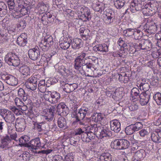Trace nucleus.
Listing matches in <instances>:
<instances>
[{
  "label": "nucleus",
  "instance_id": "16",
  "mask_svg": "<svg viewBox=\"0 0 161 161\" xmlns=\"http://www.w3.org/2000/svg\"><path fill=\"white\" fill-rule=\"evenodd\" d=\"M110 128L111 130L116 133L119 132L121 130L120 122L116 119L110 121Z\"/></svg>",
  "mask_w": 161,
  "mask_h": 161
},
{
  "label": "nucleus",
  "instance_id": "9",
  "mask_svg": "<svg viewBox=\"0 0 161 161\" xmlns=\"http://www.w3.org/2000/svg\"><path fill=\"white\" fill-rule=\"evenodd\" d=\"M38 80L35 77H31L27 79L25 83L26 87L32 91L35 90L37 87Z\"/></svg>",
  "mask_w": 161,
  "mask_h": 161
},
{
  "label": "nucleus",
  "instance_id": "30",
  "mask_svg": "<svg viewBox=\"0 0 161 161\" xmlns=\"http://www.w3.org/2000/svg\"><path fill=\"white\" fill-rule=\"evenodd\" d=\"M114 19V15L111 13H108L104 18V21L106 24L109 25L113 22Z\"/></svg>",
  "mask_w": 161,
  "mask_h": 161
},
{
  "label": "nucleus",
  "instance_id": "53",
  "mask_svg": "<svg viewBox=\"0 0 161 161\" xmlns=\"http://www.w3.org/2000/svg\"><path fill=\"white\" fill-rule=\"evenodd\" d=\"M87 132H84L81 136V138L82 141L84 142H90V140L88 138Z\"/></svg>",
  "mask_w": 161,
  "mask_h": 161
},
{
  "label": "nucleus",
  "instance_id": "13",
  "mask_svg": "<svg viewBox=\"0 0 161 161\" xmlns=\"http://www.w3.org/2000/svg\"><path fill=\"white\" fill-rule=\"evenodd\" d=\"M146 153L145 151L141 149L136 152L132 158L133 161H140L145 157Z\"/></svg>",
  "mask_w": 161,
  "mask_h": 161
},
{
  "label": "nucleus",
  "instance_id": "20",
  "mask_svg": "<svg viewBox=\"0 0 161 161\" xmlns=\"http://www.w3.org/2000/svg\"><path fill=\"white\" fill-rule=\"evenodd\" d=\"M51 99H48L49 102L52 103H57L60 97V94L55 91H53L51 93Z\"/></svg>",
  "mask_w": 161,
  "mask_h": 161
},
{
  "label": "nucleus",
  "instance_id": "28",
  "mask_svg": "<svg viewBox=\"0 0 161 161\" xmlns=\"http://www.w3.org/2000/svg\"><path fill=\"white\" fill-rule=\"evenodd\" d=\"M7 5L3 2H0V17H3L7 13Z\"/></svg>",
  "mask_w": 161,
  "mask_h": 161
},
{
  "label": "nucleus",
  "instance_id": "49",
  "mask_svg": "<svg viewBox=\"0 0 161 161\" xmlns=\"http://www.w3.org/2000/svg\"><path fill=\"white\" fill-rule=\"evenodd\" d=\"M44 39L47 42L49 47L50 46L53 45V37L51 36H47L45 37Z\"/></svg>",
  "mask_w": 161,
  "mask_h": 161
},
{
  "label": "nucleus",
  "instance_id": "46",
  "mask_svg": "<svg viewBox=\"0 0 161 161\" xmlns=\"http://www.w3.org/2000/svg\"><path fill=\"white\" fill-rule=\"evenodd\" d=\"M135 30L129 28L123 31V34L126 36H131L133 35Z\"/></svg>",
  "mask_w": 161,
  "mask_h": 161
},
{
  "label": "nucleus",
  "instance_id": "31",
  "mask_svg": "<svg viewBox=\"0 0 161 161\" xmlns=\"http://www.w3.org/2000/svg\"><path fill=\"white\" fill-rule=\"evenodd\" d=\"M18 92L19 96L22 98L24 101L25 102L27 100L28 94L25 92L23 89L20 88L18 90Z\"/></svg>",
  "mask_w": 161,
  "mask_h": 161
},
{
  "label": "nucleus",
  "instance_id": "55",
  "mask_svg": "<svg viewBox=\"0 0 161 161\" xmlns=\"http://www.w3.org/2000/svg\"><path fill=\"white\" fill-rule=\"evenodd\" d=\"M63 113L61 114V116H66L69 113V110L67 107L64 103V105L63 108Z\"/></svg>",
  "mask_w": 161,
  "mask_h": 161
},
{
  "label": "nucleus",
  "instance_id": "40",
  "mask_svg": "<svg viewBox=\"0 0 161 161\" xmlns=\"http://www.w3.org/2000/svg\"><path fill=\"white\" fill-rule=\"evenodd\" d=\"M39 46L40 48L43 51L47 50L49 47L44 39L43 40H42Z\"/></svg>",
  "mask_w": 161,
  "mask_h": 161
},
{
  "label": "nucleus",
  "instance_id": "11",
  "mask_svg": "<svg viewBox=\"0 0 161 161\" xmlns=\"http://www.w3.org/2000/svg\"><path fill=\"white\" fill-rule=\"evenodd\" d=\"M151 93L150 92H142L140 94V102L142 105H145L148 102L151 96Z\"/></svg>",
  "mask_w": 161,
  "mask_h": 161
},
{
  "label": "nucleus",
  "instance_id": "64",
  "mask_svg": "<svg viewBox=\"0 0 161 161\" xmlns=\"http://www.w3.org/2000/svg\"><path fill=\"white\" fill-rule=\"evenodd\" d=\"M70 144L74 146H76L77 141L75 140V138L74 137H71L70 138Z\"/></svg>",
  "mask_w": 161,
  "mask_h": 161
},
{
  "label": "nucleus",
  "instance_id": "26",
  "mask_svg": "<svg viewBox=\"0 0 161 161\" xmlns=\"http://www.w3.org/2000/svg\"><path fill=\"white\" fill-rule=\"evenodd\" d=\"M18 3L19 4V6L22 8L20 10V13L22 14H25L26 13H27V10L26 8V3L23 0H19L18 1Z\"/></svg>",
  "mask_w": 161,
  "mask_h": 161
},
{
  "label": "nucleus",
  "instance_id": "35",
  "mask_svg": "<svg viewBox=\"0 0 161 161\" xmlns=\"http://www.w3.org/2000/svg\"><path fill=\"white\" fill-rule=\"evenodd\" d=\"M119 81L121 83H127L129 80V77L127 76L126 74L123 73L122 74H119Z\"/></svg>",
  "mask_w": 161,
  "mask_h": 161
},
{
  "label": "nucleus",
  "instance_id": "58",
  "mask_svg": "<svg viewBox=\"0 0 161 161\" xmlns=\"http://www.w3.org/2000/svg\"><path fill=\"white\" fill-rule=\"evenodd\" d=\"M129 109L131 111H134L137 110L138 107L137 105L133 103L129 106Z\"/></svg>",
  "mask_w": 161,
  "mask_h": 161
},
{
  "label": "nucleus",
  "instance_id": "56",
  "mask_svg": "<svg viewBox=\"0 0 161 161\" xmlns=\"http://www.w3.org/2000/svg\"><path fill=\"white\" fill-rule=\"evenodd\" d=\"M15 104L18 107H20L22 106L24 103L22 101V100L18 97H16L14 100Z\"/></svg>",
  "mask_w": 161,
  "mask_h": 161
},
{
  "label": "nucleus",
  "instance_id": "4",
  "mask_svg": "<svg viewBox=\"0 0 161 161\" xmlns=\"http://www.w3.org/2000/svg\"><path fill=\"white\" fill-rule=\"evenodd\" d=\"M136 48L139 50L150 51L152 48V44L149 40H142L135 44Z\"/></svg>",
  "mask_w": 161,
  "mask_h": 161
},
{
  "label": "nucleus",
  "instance_id": "23",
  "mask_svg": "<svg viewBox=\"0 0 161 161\" xmlns=\"http://www.w3.org/2000/svg\"><path fill=\"white\" fill-rule=\"evenodd\" d=\"M30 139V137L28 136L25 135L22 136L19 139V145L21 147H27L25 146H26V144H28Z\"/></svg>",
  "mask_w": 161,
  "mask_h": 161
},
{
  "label": "nucleus",
  "instance_id": "19",
  "mask_svg": "<svg viewBox=\"0 0 161 161\" xmlns=\"http://www.w3.org/2000/svg\"><path fill=\"white\" fill-rule=\"evenodd\" d=\"M5 80L7 84L12 86H16L18 84L17 78L11 75L6 76Z\"/></svg>",
  "mask_w": 161,
  "mask_h": 161
},
{
  "label": "nucleus",
  "instance_id": "1",
  "mask_svg": "<svg viewBox=\"0 0 161 161\" xmlns=\"http://www.w3.org/2000/svg\"><path fill=\"white\" fill-rule=\"evenodd\" d=\"M88 52L83 51L79 54L75 59L74 67L79 71L81 75L88 74L89 71H94L96 70V66L98 64V59L93 56L88 55Z\"/></svg>",
  "mask_w": 161,
  "mask_h": 161
},
{
  "label": "nucleus",
  "instance_id": "14",
  "mask_svg": "<svg viewBox=\"0 0 161 161\" xmlns=\"http://www.w3.org/2000/svg\"><path fill=\"white\" fill-rule=\"evenodd\" d=\"M27 37L25 33H22L17 38V44L20 47L25 46L27 43Z\"/></svg>",
  "mask_w": 161,
  "mask_h": 161
},
{
  "label": "nucleus",
  "instance_id": "33",
  "mask_svg": "<svg viewBox=\"0 0 161 161\" xmlns=\"http://www.w3.org/2000/svg\"><path fill=\"white\" fill-rule=\"evenodd\" d=\"M58 126L60 128H63L67 126V122L66 119L63 117L59 118L57 121Z\"/></svg>",
  "mask_w": 161,
  "mask_h": 161
},
{
  "label": "nucleus",
  "instance_id": "29",
  "mask_svg": "<svg viewBox=\"0 0 161 161\" xmlns=\"http://www.w3.org/2000/svg\"><path fill=\"white\" fill-rule=\"evenodd\" d=\"M112 156L108 153H104L100 156V161H111Z\"/></svg>",
  "mask_w": 161,
  "mask_h": 161
},
{
  "label": "nucleus",
  "instance_id": "60",
  "mask_svg": "<svg viewBox=\"0 0 161 161\" xmlns=\"http://www.w3.org/2000/svg\"><path fill=\"white\" fill-rule=\"evenodd\" d=\"M87 134L88 135V137L90 140V142L92 140V139H93L95 137V135L96 134L95 133H92L90 131H87Z\"/></svg>",
  "mask_w": 161,
  "mask_h": 161
},
{
  "label": "nucleus",
  "instance_id": "52",
  "mask_svg": "<svg viewBox=\"0 0 161 161\" xmlns=\"http://www.w3.org/2000/svg\"><path fill=\"white\" fill-rule=\"evenodd\" d=\"M11 109L17 115H22L23 111H21L19 108H17L15 107H13L11 108Z\"/></svg>",
  "mask_w": 161,
  "mask_h": 161
},
{
  "label": "nucleus",
  "instance_id": "45",
  "mask_svg": "<svg viewBox=\"0 0 161 161\" xmlns=\"http://www.w3.org/2000/svg\"><path fill=\"white\" fill-rule=\"evenodd\" d=\"M44 123L43 122L37 123L36 122L34 123V128L35 130H37L38 131L41 132L43 130L42 128V125H44Z\"/></svg>",
  "mask_w": 161,
  "mask_h": 161
},
{
  "label": "nucleus",
  "instance_id": "10",
  "mask_svg": "<svg viewBox=\"0 0 161 161\" xmlns=\"http://www.w3.org/2000/svg\"><path fill=\"white\" fill-rule=\"evenodd\" d=\"M29 58L32 60L35 61L40 58V50L38 47L30 49L28 52Z\"/></svg>",
  "mask_w": 161,
  "mask_h": 161
},
{
  "label": "nucleus",
  "instance_id": "39",
  "mask_svg": "<svg viewBox=\"0 0 161 161\" xmlns=\"http://www.w3.org/2000/svg\"><path fill=\"white\" fill-rule=\"evenodd\" d=\"M153 99L158 105H161V93L158 92L153 96Z\"/></svg>",
  "mask_w": 161,
  "mask_h": 161
},
{
  "label": "nucleus",
  "instance_id": "36",
  "mask_svg": "<svg viewBox=\"0 0 161 161\" xmlns=\"http://www.w3.org/2000/svg\"><path fill=\"white\" fill-rule=\"evenodd\" d=\"M140 91L138 89L134 87L133 88L131 91V94L134 99L137 98H139Z\"/></svg>",
  "mask_w": 161,
  "mask_h": 161
},
{
  "label": "nucleus",
  "instance_id": "8",
  "mask_svg": "<svg viewBox=\"0 0 161 161\" xmlns=\"http://www.w3.org/2000/svg\"><path fill=\"white\" fill-rule=\"evenodd\" d=\"M0 114L7 123H11L15 120V117L14 114L9 110L4 109L1 110Z\"/></svg>",
  "mask_w": 161,
  "mask_h": 161
},
{
  "label": "nucleus",
  "instance_id": "32",
  "mask_svg": "<svg viewBox=\"0 0 161 161\" xmlns=\"http://www.w3.org/2000/svg\"><path fill=\"white\" fill-rule=\"evenodd\" d=\"M10 141V138L8 136H5L1 140V144L0 147L3 148H4L7 147Z\"/></svg>",
  "mask_w": 161,
  "mask_h": 161
},
{
  "label": "nucleus",
  "instance_id": "41",
  "mask_svg": "<svg viewBox=\"0 0 161 161\" xmlns=\"http://www.w3.org/2000/svg\"><path fill=\"white\" fill-rule=\"evenodd\" d=\"M61 86H62L63 91L67 93L70 92V89L69 84L68 83H65L64 81H61Z\"/></svg>",
  "mask_w": 161,
  "mask_h": 161
},
{
  "label": "nucleus",
  "instance_id": "18",
  "mask_svg": "<svg viewBox=\"0 0 161 161\" xmlns=\"http://www.w3.org/2000/svg\"><path fill=\"white\" fill-rule=\"evenodd\" d=\"M152 140L155 142H161V130L153 131L151 135Z\"/></svg>",
  "mask_w": 161,
  "mask_h": 161
},
{
  "label": "nucleus",
  "instance_id": "15",
  "mask_svg": "<svg viewBox=\"0 0 161 161\" xmlns=\"http://www.w3.org/2000/svg\"><path fill=\"white\" fill-rule=\"evenodd\" d=\"M93 50L96 52L106 53L108 51V46L106 44H99L93 47Z\"/></svg>",
  "mask_w": 161,
  "mask_h": 161
},
{
  "label": "nucleus",
  "instance_id": "5",
  "mask_svg": "<svg viewBox=\"0 0 161 161\" xmlns=\"http://www.w3.org/2000/svg\"><path fill=\"white\" fill-rule=\"evenodd\" d=\"M25 145L27 147L30 151L33 152L34 153H37L36 150L41 145L40 138L39 137H36L32 139L28 142V144Z\"/></svg>",
  "mask_w": 161,
  "mask_h": 161
},
{
  "label": "nucleus",
  "instance_id": "38",
  "mask_svg": "<svg viewBox=\"0 0 161 161\" xmlns=\"http://www.w3.org/2000/svg\"><path fill=\"white\" fill-rule=\"evenodd\" d=\"M115 6L118 9H120L123 7L125 3V0H117L114 2Z\"/></svg>",
  "mask_w": 161,
  "mask_h": 161
},
{
  "label": "nucleus",
  "instance_id": "63",
  "mask_svg": "<svg viewBox=\"0 0 161 161\" xmlns=\"http://www.w3.org/2000/svg\"><path fill=\"white\" fill-rule=\"evenodd\" d=\"M73 157L70 155H67L65 156L64 161H73Z\"/></svg>",
  "mask_w": 161,
  "mask_h": 161
},
{
  "label": "nucleus",
  "instance_id": "3",
  "mask_svg": "<svg viewBox=\"0 0 161 161\" xmlns=\"http://www.w3.org/2000/svg\"><path fill=\"white\" fill-rule=\"evenodd\" d=\"M5 60L9 65L17 66L20 63L19 57L15 53L12 52L8 53L5 57Z\"/></svg>",
  "mask_w": 161,
  "mask_h": 161
},
{
  "label": "nucleus",
  "instance_id": "44",
  "mask_svg": "<svg viewBox=\"0 0 161 161\" xmlns=\"http://www.w3.org/2000/svg\"><path fill=\"white\" fill-rule=\"evenodd\" d=\"M125 131L126 135H131L135 132L132 125L126 127L125 128Z\"/></svg>",
  "mask_w": 161,
  "mask_h": 161
},
{
  "label": "nucleus",
  "instance_id": "62",
  "mask_svg": "<svg viewBox=\"0 0 161 161\" xmlns=\"http://www.w3.org/2000/svg\"><path fill=\"white\" fill-rule=\"evenodd\" d=\"M84 132V131H82L81 129L80 128H78L77 130L75 131L74 134L75 136L81 135H81L82 134V133Z\"/></svg>",
  "mask_w": 161,
  "mask_h": 161
},
{
  "label": "nucleus",
  "instance_id": "2",
  "mask_svg": "<svg viewBox=\"0 0 161 161\" xmlns=\"http://www.w3.org/2000/svg\"><path fill=\"white\" fill-rule=\"evenodd\" d=\"M158 3L157 1H152L146 4L142 9L143 14L147 16H152L157 12Z\"/></svg>",
  "mask_w": 161,
  "mask_h": 161
},
{
  "label": "nucleus",
  "instance_id": "51",
  "mask_svg": "<svg viewBox=\"0 0 161 161\" xmlns=\"http://www.w3.org/2000/svg\"><path fill=\"white\" fill-rule=\"evenodd\" d=\"M120 92L118 90H115L113 93L112 97L115 100H118L121 97Z\"/></svg>",
  "mask_w": 161,
  "mask_h": 161
},
{
  "label": "nucleus",
  "instance_id": "37",
  "mask_svg": "<svg viewBox=\"0 0 161 161\" xmlns=\"http://www.w3.org/2000/svg\"><path fill=\"white\" fill-rule=\"evenodd\" d=\"M68 39H65L63 42L59 44L60 47L63 49L66 50L70 46V43L69 41H66Z\"/></svg>",
  "mask_w": 161,
  "mask_h": 161
},
{
  "label": "nucleus",
  "instance_id": "54",
  "mask_svg": "<svg viewBox=\"0 0 161 161\" xmlns=\"http://www.w3.org/2000/svg\"><path fill=\"white\" fill-rule=\"evenodd\" d=\"M7 2L10 10H13L15 7L14 0H7Z\"/></svg>",
  "mask_w": 161,
  "mask_h": 161
},
{
  "label": "nucleus",
  "instance_id": "61",
  "mask_svg": "<svg viewBox=\"0 0 161 161\" xmlns=\"http://www.w3.org/2000/svg\"><path fill=\"white\" fill-rule=\"evenodd\" d=\"M48 110H49L54 114L55 112H57V106L56 105L51 106L49 108L47 109Z\"/></svg>",
  "mask_w": 161,
  "mask_h": 161
},
{
  "label": "nucleus",
  "instance_id": "34",
  "mask_svg": "<svg viewBox=\"0 0 161 161\" xmlns=\"http://www.w3.org/2000/svg\"><path fill=\"white\" fill-rule=\"evenodd\" d=\"M45 112H46L45 114V119L48 121H52L53 119L54 116V114L53 113L49 110H48L47 109L45 110Z\"/></svg>",
  "mask_w": 161,
  "mask_h": 161
},
{
  "label": "nucleus",
  "instance_id": "48",
  "mask_svg": "<svg viewBox=\"0 0 161 161\" xmlns=\"http://www.w3.org/2000/svg\"><path fill=\"white\" fill-rule=\"evenodd\" d=\"M119 145V139H116L111 142L110 146L113 148L118 149Z\"/></svg>",
  "mask_w": 161,
  "mask_h": 161
},
{
  "label": "nucleus",
  "instance_id": "43",
  "mask_svg": "<svg viewBox=\"0 0 161 161\" xmlns=\"http://www.w3.org/2000/svg\"><path fill=\"white\" fill-rule=\"evenodd\" d=\"M140 90L142 89L144 91V92H150L149 90L150 88L149 85L148 83H141L139 85Z\"/></svg>",
  "mask_w": 161,
  "mask_h": 161
},
{
  "label": "nucleus",
  "instance_id": "17",
  "mask_svg": "<svg viewBox=\"0 0 161 161\" xmlns=\"http://www.w3.org/2000/svg\"><path fill=\"white\" fill-rule=\"evenodd\" d=\"M25 125V121L24 119H17L15 127L18 131L22 132L25 130L26 127Z\"/></svg>",
  "mask_w": 161,
  "mask_h": 161
},
{
  "label": "nucleus",
  "instance_id": "6",
  "mask_svg": "<svg viewBox=\"0 0 161 161\" xmlns=\"http://www.w3.org/2000/svg\"><path fill=\"white\" fill-rule=\"evenodd\" d=\"M90 109L88 108L85 107H82L78 111L75 110L73 113V115L75 116V119L77 121L80 120H83L87 114H88L90 112Z\"/></svg>",
  "mask_w": 161,
  "mask_h": 161
},
{
  "label": "nucleus",
  "instance_id": "12",
  "mask_svg": "<svg viewBox=\"0 0 161 161\" xmlns=\"http://www.w3.org/2000/svg\"><path fill=\"white\" fill-rule=\"evenodd\" d=\"M77 8L78 11H80L81 14L84 15V17L86 19L85 21H89L91 19V15L90 10L88 8L84 6H79L77 7Z\"/></svg>",
  "mask_w": 161,
  "mask_h": 161
},
{
  "label": "nucleus",
  "instance_id": "42",
  "mask_svg": "<svg viewBox=\"0 0 161 161\" xmlns=\"http://www.w3.org/2000/svg\"><path fill=\"white\" fill-rule=\"evenodd\" d=\"M133 35L136 40L140 39L143 35L142 32L140 30H134Z\"/></svg>",
  "mask_w": 161,
  "mask_h": 161
},
{
  "label": "nucleus",
  "instance_id": "21",
  "mask_svg": "<svg viewBox=\"0 0 161 161\" xmlns=\"http://www.w3.org/2000/svg\"><path fill=\"white\" fill-rule=\"evenodd\" d=\"M19 71L24 75V77H27L30 76V68L27 65H24L19 68Z\"/></svg>",
  "mask_w": 161,
  "mask_h": 161
},
{
  "label": "nucleus",
  "instance_id": "24",
  "mask_svg": "<svg viewBox=\"0 0 161 161\" xmlns=\"http://www.w3.org/2000/svg\"><path fill=\"white\" fill-rule=\"evenodd\" d=\"M101 130V132H99V138H102L104 137H110L112 136V134L111 131L105 129Z\"/></svg>",
  "mask_w": 161,
  "mask_h": 161
},
{
  "label": "nucleus",
  "instance_id": "22",
  "mask_svg": "<svg viewBox=\"0 0 161 161\" xmlns=\"http://www.w3.org/2000/svg\"><path fill=\"white\" fill-rule=\"evenodd\" d=\"M86 130L92 133H96V135H99V132L101 130V128L98 127L97 124H94L86 127Z\"/></svg>",
  "mask_w": 161,
  "mask_h": 161
},
{
  "label": "nucleus",
  "instance_id": "47",
  "mask_svg": "<svg viewBox=\"0 0 161 161\" xmlns=\"http://www.w3.org/2000/svg\"><path fill=\"white\" fill-rule=\"evenodd\" d=\"M135 131H137L142 129L143 125L141 122H138L134 124H132Z\"/></svg>",
  "mask_w": 161,
  "mask_h": 161
},
{
  "label": "nucleus",
  "instance_id": "25",
  "mask_svg": "<svg viewBox=\"0 0 161 161\" xmlns=\"http://www.w3.org/2000/svg\"><path fill=\"white\" fill-rule=\"evenodd\" d=\"M103 115L100 113H94L91 117V119L92 121L96 122L100 121L103 119Z\"/></svg>",
  "mask_w": 161,
  "mask_h": 161
},
{
  "label": "nucleus",
  "instance_id": "7",
  "mask_svg": "<svg viewBox=\"0 0 161 161\" xmlns=\"http://www.w3.org/2000/svg\"><path fill=\"white\" fill-rule=\"evenodd\" d=\"M144 31L148 34H154L157 30V25L153 21L148 20L144 26Z\"/></svg>",
  "mask_w": 161,
  "mask_h": 161
},
{
  "label": "nucleus",
  "instance_id": "57",
  "mask_svg": "<svg viewBox=\"0 0 161 161\" xmlns=\"http://www.w3.org/2000/svg\"><path fill=\"white\" fill-rule=\"evenodd\" d=\"M139 133L140 136L142 137L147 136L149 134V132L147 130L145 129H142L139 131Z\"/></svg>",
  "mask_w": 161,
  "mask_h": 161
},
{
  "label": "nucleus",
  "instance_id": "27",
  "mask_svg": "<svg viewBox=\"0 0 161 161\" xmlns=\"http://www.w3.org/2000/svg\"><path fill=\"white\" fill-rule=\"evenodd\" d=\"M82 40L78 38H75L73 40L71 43L72 48L74 49H78L80 47L81 42Z\"/></svg>",
  "mask_w": 161,
  "mask_h": 161
},
{
  "label": "nucleus",
  "instance_id": "50",
  "mask_svg": "<svg viewBox=\"0 0 161 161\" xmlns=\"http://www.w3.org/2000/svg\"><path fill=\"white\" fill-rule=\"evenodd\" d=\"M63 105L64 103H61L57 106V112L58 113V114L60 116H61V114H62L63 111Z\"/></svg>",
  "mask_w": 161,
  "mask_h": 161
},
{
  "label": "nucleus",
  "instance_id": "59",
  "mask_svg": "<svg viewBox=\"0 0 161 161\" xmlns=\"http://www.w3.org/2000/svg\"><path fill=\"white\" fill-rule=\"evenodd\" d=\"M123 140L122 142L124 149L128 148L130 146V143L129 141L125 139H122Z\"/></svg>",
  "mask_w": 161,
  "mask_h": 161
}]
</instances>
